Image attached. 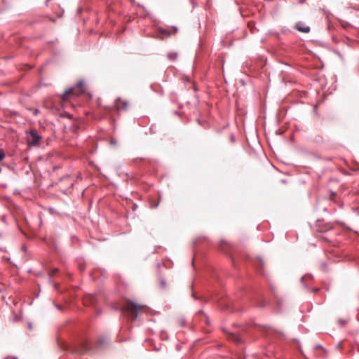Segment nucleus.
<instances>
[{
	"instance_id": "17",
	"label": "nucleus",
	"mask_w": 359,
	"mask_h": 359,
	"mask_svg": "<svg viewBox=\"0 0 359 359\" xmlns=\"http://www.w3.org/2000/svg\"><path fill=\"white\" fill-rule=\"evenodd\" d=\"M259 262L261 266L263 264V262H262V261L261 259H259Z\"/></svg>"
},
{
	"instance_id": "4",
	"label": "nucleus",
	"mask_w": 359,
	"mask_h": 359,
	"mask_svg": "<svg viewBox=\"0 0 359 359\" xmlns=\"http://www.w3.org/2000/svg\"><path fill=\"white\" fill-rule=\"evenodd\" d=\"M129 107V102L124 99L118 98L116 101V107L117 110H127Z\"/></svg>"
},
{
	"instance_id": "19",
	"label": "nucleus",
	"mask_w": 359,
	"mask_h": 359,
	"mask_svg": "<svg viewBox=\"0 0 359 359\" xmlns=\"http://www.w3.org/2000/svg\"><path fill=\"white\" fill-rule=\"evenodd\" d=\"M250 29H251L252 33H253L252 29H253V27H250Z\"/></svg>"
},
{
	"instance_id": "15",
	"label": "nucleus",
	"mask_w": 359,
	"mask_h": 359,
	"mask_svg": "<svg viewBox=\"0 0 359 359\" xmlns=\"http://www.w3.org/2000/svg\"><path fill=\"white\" fill-rule=\"evenodd\" d=\"M316 349H320L322 348V346L320 345H318L315 347Z\"/></svg>"
},
{
	"instance_id": "3",
	"label": "nucleus",
	"mask_w": 359,
	"mask_h": 359,
	"mask_svg": "<svg viewBox=\"0 0 359 359\" xmlns=\"http://www.w3.org/2000/svg\"><path fill=\"white\" fill-rule=\"evenodd\" d=\"M27 142L29 146H38L41 141V137L37 133L36 130H31L27 133Z\"/></svg>"
},
{
	"instance_id": "7",
	"label": "nucleus",
	"mask_w": 359,
	"mask_h": 359,
	"mask_svg": "<svg viewBox=\"0 0 359 359\" xmlns=\"http://www.w3.org/2000/svg\"><path fill=\"white\" fill-rule=\"evenodd\" d=\"M226 337L229 340L232 341L236 344H238L241 341V339L236 334L227 332Z\"/></svg>"
},
{
	"instance_id": "12",
	"label": "nucleus",
	"mask_w": 359,
	"mask_h": 359,
	"mask_svg": "<svg viewBox=\"0 0 359 359\" xmlns=\"http://www.w3.org/2000/svg\"><path fill=\"white\" fill-rule=\"evenodd\" d=\"M57 269H54L53 270H52L49 273L50 276H54L57 272Z\"/></svg>"
},
{
	"instance_id": "18",
	"label": "nucleus",
	"mask_w": 359,
	"mask_h": 359,
	"mask_svg": "<svg viewBox=\"0 0 359 359\" xmlns=\"http://www.w3.org/2000/svg\"><path fill=\"white\" fill-rule=\"evenodd\" d=\"M37 114H38V110H37V109H36V110L34 111V114H35V115H36Z\"/></svg>"
},
{
	"instance_id": "20",
	"label": "nucleus",
	"mask_w": 359,
	"mask_h": 359,
	"mask_svg": "<svg viewBox=\"0 0 359 359\" xmlns=\"http://www.w3.org/2000/svg\"><path fill=\"white\" fill-rule=\"evenodd\" d=\"M249 27H251V23H248Z\"/></svg>"
},
{
	"instance_id": "5",
	"label": "nucleus",
	"mask_w": 359,
	"mask_h": 359,
	"mask_svg": "<svg viewBox=\"0 0 359 359\" xmlns=\"http://www.w3.org/2000/svg\"><path fill=\"white\" fill-rule=\"evenodd\" d=\"M90 349L88 341L83 340L80 345L79 349L77 351L80 353H86Z\"/></svg>"
},
{
	"instance_id": "13",
	"label": "nucleus",
	"mask_w": 359,
	"mask_h": 359,
	"mask_svg": "<svg viewBox=\"0 0 359 359\" xmlns=\"http://www.w3.org/2000/svg\"><path fill=\"white\" fill-rule=\"evenodd\" d=\"M161 285L162 287H165L166 286V283L164 280H161Z\"/></svg>"
},
{
	"instance_id": "9",
	"label": "nucleus",
	"mask_w": 359,
	"mask_h": 359,
	"mask_svg": "<svg viewBox=\"0 0 359 359\" xmlns=\"http://www.w3.org/2000/svg\"><path fill=\"white\" fill-rule=\"evenodd\" d=\"M168 57L170 60H175V59L177 58V54L176 53H174V52H170V53H168Z\"/></svg>"
},
{
	"instance_id": "1",
	"label": "nucleus",
	"mask_w": 359,
	"mask_h": 359,
	"mask_svg": "<svg viewBox=\"0 0 359 359\" xmlns=\"http://www.w3.org/2000/svg\"><path fill=\"white\" fill-rule=\"evenodd\" d=\"M142 308V306L137 305L130 301H128L123 305L122 311L131 320H134L136 319L139 311Z\"/></svg>"
},
{
	"instance_id": "2",
	"label": "nucleus",
	"mask_w": 359,
	"mask_h": 359,
	"mask_svg": "<svg viewBox=\"0 0 359 359\" xmlns=\"http://www.w3.org/2000/svg\"><path fill=\"white\" fill-rule=\"evenodd\" d=\"M83 92H84L83 83L82 81H80L78 83V84L75 87L66 90L62 97V100L64 102L68 101L69 100L72 99L73 97H76V96L80 95Z\"/></svg>"
},
{
	"instance_id": "14",
	"label": "nucleus",
	"mask_w": 359,
	"mask_h": 359,
	"mask_svg": "<svg viewBox=\"0 0 359 359\" xmlns=\"http://www.w3.org/2000/svg\"><path fill=\"white\" fill-rule=\"evenodd\" d=\"M162 33L165 34L167 36H168L170 35V33L168 32H167V31H163V32H162Z\"/></svg>"
},
{
	"instance_id": "16",
	"label": "nucleus",
	"mask_w": 359,
	"mask_h": 359,
	"mask_svg": "<svg viewBox=\"0 0 359 359\" xmlns=\"http://www.w3.org/2000/svg\"><path fill=\"white\" fill-rule=\"evenodd\" d=\"M158 205V202L153 205V208H156Z\"/></svg>"
},
{
	"instance_id": "8",
	"label": "nucleus",
	"mask_w": 359,
	"mask_h": 359,
	"mask_svg": "<svg viewBox=\"0 0 359 359\" xmlns=\"http://www.w3.org/2000/svg\"><path fill=\"white\" fill-rule=\"evenodd\" d=\"M107 342V339L105 337H100L97 341V344L98 346H102Z\"/></svg>"
},
{
	"instance_id": "6",
	"label": "nucleus",
	"mask_w": 359,
	"mask_h": 359,
	"mask_svg": "<svg viewBox=\"0 0 359 359\" xmlns=\"http://www.w3.org/2000/svg\"><path fill=\"white\" fill-rule=\"evenodd\" d=\"M294 28L303 33H309L310 32V27L309 26L304 25L302 22L297 23L294 25Z\"/></svg>"
},
{
	"instance_id": "10",
	"label": "nucleus",
	"mask_w": 359,
	"mask_h": 359,
	"mask_svg": "<svg viewBox=\"0 0 359 359\" xmlns=\"http://www.w3.org/2000/svg\"><path fill=\"white\" fill-rule=\"evenodd\" d=\"M5 157V154L2 149H0V161Z\"/></svg>"
},
{
	"instance_id": "11",
	"label": "nucleus",
	"mask_w": 359,
	"mask_h": 359,
	"mask_svg": "<svg viewBox=\"0 0 359 359\" xmlns=\"http://www.w3.org/2000/svg\"><path fill=\"white\" fill-rule=\"evenodd\" d=\"M347 322H348L347 320H341V319L339 320V323L341 325H345L347 323Z\"/></svg>"
}]
</instances>
